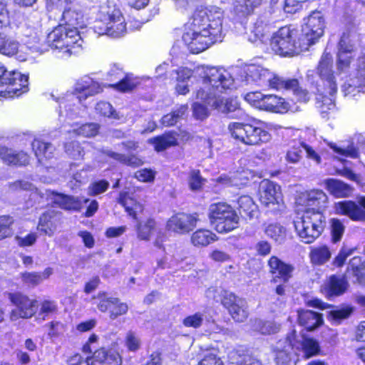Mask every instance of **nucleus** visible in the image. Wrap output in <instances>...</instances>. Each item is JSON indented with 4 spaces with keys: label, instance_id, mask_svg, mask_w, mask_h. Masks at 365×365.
Instances as JSON below:
<instances>
[{
    "label": "nucleus",
    "instance_id": "obj_1",
    "mask_svg": "<svg viewBox=\"0 0 365 365\" xmlns=\"http://www.w3.org/2000/svg\"><path fill=\"white\" fill-rule=\"evenodd\" d=\"M223 11L215 6L198 8L193 14L192 32L182 35V41L192 53H198L222 38Z\"/></svg>",
    "mask_w": 365,
    "mask_h": 365
},
{
    "label": "nucleus",
    "instance_id": "obj_2",
    "mask_svg": "<svg viewBox=\"0 0 365 365\" xmlns=\"http://www.w3.org/2000/svg\"><path fill=\"white\" fill-rule=\"evenodd\" d=\"M61 21L48 34L47 41L52 48L58 51V57L68 58L81 49L83 40L78 29L84 25L83 16L80 11L69 6L63 11Z\"/></svg>",
    "mask_w": 365,
    "mask_h": 365
},
{
    "label": "nucleus",
    "instance_id": "obj_3",
    "mask_svg": "<svg viewBox=\"0 0 365 365\" xmlns=\"http://www.w3.org/2000/svg\"><path fill=\"white\" fill-rule=\"evenodd\" d=\"M307 83L312 93L317 96V107L322 113H327L335 107V94L338 83L333 71V58L326 51L322 53L315 70H309Z\"/></svg>",
    "mask_w": 365,
    "mask_h": 365
},
{
    "label": "nucleus",
    "instance_id": "obj_4",
    "mask_svg": "<svg viewBox=\"0 0 365 365\" xmlns=\"http://www.w3.org/2000/svg\"><path fill=\"white\" fill-rule=\"evenodd\" d=\"M176 74V81L187 83L191 78H195L201 85L198 90L202 88H219L217 82L220 81L221 88H227L232 83L231 74L222 68L201 66L191 70L182 67L173 71Z\"/></svg>",
    "mask_w": 365,
    "mask_h": 365
},
{
    "label": "nucleus",
    "instance_id": "obj_5",
    "mask_svg": "<svg viewBox=\"0 0 365 365\" xmlns=\"http://www.w3.org/2000/svg\"><path fill=\"white\" fill-rule=\"evenodd\" d=\"M294 225L300 240L305 244H311L323 233L327 226L326 217L322 211L306 210L294 221Z\"/></svg>",
    "mask_w": 365,
    "mask_h": 365
},
{
    "label": "nucleus",
    "instance_id": "obj_6",
    "mask_svg": "<svg viewBox=\"0 0 365 365\" xmlns=\"http://www.w3.org/2000/svg\"><path fill=\"white\" fill-rule=\"evenodd\" d=\"M228 130L235 140L248 145H257L270 140V134L257 123L233 122L229 124Z\"/></svg>",
    "mask_w": 365,
    "mask_h": 365
},
{
    "label": "nucleus",
    "instance_id": "obj_7",
    "mask_svg": "<svg viewBox=\"0 0 365 365\" xmlns=\"http://www.w3.org/2000/svg\"><path fill=\"white\" fill-rule=\"evenodd\" d=\"M209 218L211 224L220 233L229 232L239 225L237 214L226 203L212 204L209 208Z\"/></svg>",
    "mask_w": 365,
    "mask_h": 365
},
{
    "label": "nucleus",
    "instance_id": "obj_8",
    "mask_svg": "<svg viewBox=\"0 0 365 365\" xmlns=\"http://www.w3.org/2000/svg\"><path fill=\"white\" fill-rule=\"evenodd\" d=\"M98 18L106 24L105 34L113 38H118L126 32L124 19L120 11L109 2L101 5Z\"/></svg>",
    "mask_w": 365,
    "mask_h": 365
},
{
    "label": "nucleus",
    "instance_id": "obj_9",
    "mask_svg": "<svg viewBox=\"0 0 365 365\" xmlns=\"http://www.w3.org/2000/svg\"><path fill=\"white\" fill-rule=\"evenodd\" d=\"M259 200L267 211L274 215L282 212L284 204L280 187L269 180H263L259 185Z\"/></svg>",
    "mask_w": 365,
    "mask_h": 365
},
{
    "label": "nucleus",
    "instance_id": "obj_10",
    "mask_svg": "<svg viewBox=\"0 0 365 365\" xmlns=\"http://www.w3.org/2000/svg\"><path fill=\"white\" fill-rule=\"evenodd\" d=\"M245 73L247 83H254L260 86H268L277 90H279L284 85L283 77L259 65L248 66Z\"/></svg>",
    "mask_w": 365,
    "mask_h": 365
},
{
    "label": "nucleus",
    "instance_id": "obj_11",
    "mask_svg": "<svg viewBox=\"0 0 365 365\" xmlns=\"http://www.w3.org/2000/svg\"><path fill=\"white\" fill-rule=\"evenodd\" d=\"M270 46L272 49L281 56L297 55L294 38V30L289 27L280 28L271 38Z\"/></svg>",
    "mask_w": 365,
    "mask_h": 365
},
{
    "label": "nucleus",
    "instance_id": "obj_12",
    "mask_svg": "<svg viewBox=\"0 0 365 365\" xmlns=\"http://www.w3.org/2000/svg\"><path fill=\"white\" fill-rule=\"evenodd\" d=\"M232 83L227 88H221L220 81L217 82L219 88H212L210 84V88H202L196 92V98L204 101L207 105L212 108L217 109L218 111L226 113H227V98L220 96V94L227 89L232 88L234 86V78L232 77Z\"/></svg>",
    "mask_w": 365,
    "mask_h": 365
},
{
    "label": "nucleus",
    "instance_id": "obj_13",
    "mask_svg": "<svg viewBox=\"0 0 365 365\" xmlns=\"http://www.w3.org/2000/svg\"><path fill=\"white\" fill-rule=\"evenodd\" d=\"M9 300L16 307L11 312L10 318L16 321L19 318H30L36 312L37 301L30 299L27 296L20 293H8Z\"/></svg>",
    "mask_w": 365,
    "mask_h": 365
},
{
    "label": "nucleus",
    "instance_id": "obj_14",
    "mask_svg": "<svg viewBox=\"0 0 365 365\" xmlns=\"http://www.w3.org/2000/svg\"><path fill=\"white\" fill-rule=\"evenodd\" d=\"M336 214L346 215L353 221H365V196L359 197L356 201L344 200L335 203Z\"/></svg>",
    "mask_w": 365,
    "mask_h": 365
},
{
    "label": "nucleus",
    "instance_id": "obj_15",
    "mask_svg": "<svg viewBox=\"0 0 365 365\" xmlns=\"http://www.w3.org/2000/svg\"><path fill=\"white\" fill-rule=\"evenodd\" d=\"M9 86V91L17 95L24 93L28 89L29 77L16 71H7L0 63V86Z\"/></svg>",
    "mask_w": 365,
    "mask_h": 365
},
{
    "label": "nucleus",
    "instance_id": "obj_16",
    "mask_svg": "<svg viewBox=\"0 0 365 365\" xmlns=\"http://www.w3.org/2000/svg\"><path fill=\"white\" fill-rule=\"evenodd\" d=\"M304 153L307 158L313 160L317 163H320L321 157L319 155L311 146L304 142L296 143L287 149L284 156L285 161L288 164H299L303 160Z\"/></svg>",
    "mask_w": 365,
    "mask_h": 365
},
{
    "label": "nucleus",
    "instance_id": "obj_17",
    "mask_svg": "<svg viewBox=\"0 0 365 365\" xmlns=\"http://www.w3.org/2000/svg\"><path fill=\"white\" fill-rule=\"evenodd\" d=\"M222 304L229 310L235 321L242 322L248 317L246 300L237 297L233 293H226L222 299Z\"/></svg>",
    "mask_w": 365,
    "mask_h": 365
},
{
    "label": "nucleus",
    "instance_id": "obj_18",
    "mask_svg": "<svg viewBox=\"0 0 365 365\" xmlns=\"http://www.w3.org/2000/svg\"><path fill=\"white\" fill-rule=\"evenodd\" d=\"M199 220L198 215L196 213L193 215L178 213L168 220L167 226L170 230L185 234L192 230Z\"/></svg>",
    "mask_w": 365,
    "mask_h": 365
},
{
    "label": "nucleus",
    "instance_id": "obj_19",
    "mask_svg": "<svg viewBox=\"0 0 365 365\" xmlns=\"http://www.w3.org/2000/svg\"><path fill=\"white\" fill-rule=\"evenodd\" d=\"M46 195L55 205L66 210L80 211L83 204L89 201L88 199L81 200L79 197L57 193L51 190H46Z\"/></svg>",
    "mask_w": 365,
    "mask_h": 365
},
{
    "label": "nucleus",
    "instance_id": "obj_20",
    "mask_svg": "<svg viewBox=\"0 0 365 365\" xmlns=\"http://www.w3.org/2000/svg\"><path fill=\"white\" fill-rule=\"evenodd\" d=\"M108 76L109 81H117L115 83L112 84L111 86L123 92L132 91L139 83L136 78L128 75L125 76L122 70L115 65L108 72Z\"/></svg>",
    "mask_w": 365,
    "mask_h": 365
},
{
    "label": "nucleus",
    "instance_id": "obj_21",
    "mask_svg": "<svg viewBox=\"0 0 365 365\" xmlns=\"http://www.w3.org/2000/svg\"><path fill=\"white\" fill-rule=\"evenodd\" d=\"M102 91L99 83L94 81L91 78L85 76L79 79L75 85V91L76 94H73L70 97L76 98L81 103L86 100L88 96H94Z\"/></svg>",
    "mask_w": 365,
    "mask_h": 365
},
{
    "label": "nucleus",
    "instance_id": "obj_22",
    "mask_svg": "<svg viewBox=\"0 0 365 365\" xmlns=\"http://www.w3.org/2000/svg\"><path fill=\"white\" fill-rule=\"evenodd\" d=\"M302 27L306 32H309L315 36L321 38L325 28L324 15L322 11L315 10L303 19Z\"/></svg>",
    "mask_w": 365,
    "mask_h": 365
},
{
    "label": "nucleus",
    "instance_id": "obj_23",
    "mask_svg": "<svg viewBox=\"0 0 365 365\" xmlns=\"http://www.w3.org/2000/svg\"><path fill=\"white\" fill-rule=\"evenodd\" d=\"M0 160L7 165L22 166L29 164V157L23 152H17L12 148L0 146Z\"/></svg>",
    "mask_w": 365,
    "mask_h": 365
},
{
    "label": "nucleus",
    "instance_id": "obj_24",
    "mask_svg": "<svg viewBox=\"0 0 365 365\" xmlns=\"http://www.w3.org/2000/svg\"><path fill=\"white\" fill-rule=\"evenodd\" d=\"M272 31L271 26L261 20H258L253 25L248 34V40L252 43L260 42L262 43L270 41Z\"/></svg>",
    "mask_w": 365,
    "mask_h": 365
},
{
    "label": "nucleus",
    "instance_id": "obj_25",
    "mask_svg": "<svg viewBox=\"0 0 365 365\" xmlns=\"http://www.w3.org/2000/svg\"><path fill=\"white\" fill-rule=\"evenodd\" d=\"M268 266L269 267V272L273 274H277V277L282 279L284 282H287L292 277L294 267L284 263L277 257H271L268 260Z\"/></svg>",
    "mask_w": 365,
    "mask_h": 365
},
{
    "label": "nucleus",
    "instance_id": "obj_26",
    "mask_svg": "<svg viewBox=\"0 0 365 365\" xmlns=\"http://www.w3.org/2000/svg\"><path fill=\"white\" fill-rule=\"evenodd\" d=\"M298 322L307 330L312 331L323 324L322 315L311 310L298 311Z\"/></svg>",
    "mask_w": 365,
    "mask_h": 365
},
{
    "label": "nucleus",
    "instance_id": "obj_27",
    "mask_svg": "<svg viewBox=\"0 0 365 365\" xmlns=\"http://www.w3.org/2000/svg\"><path fill=\"white\" fill-rule=\"evenodd\" d=\"M120 363L121 359L118 354L101 349L93 353L91 365H120Z\"/></svg>",
    "mask_w": 365,
    "mask_h": 365
},
{
    "label": "nucleus",
    "instance_id": "obj_28",
    "mask_svg": "<svg viewBox=\"0 0 365 365\" xmlns=\"http://www.w3.org/2000/svg\"><path fill=\"white\" fill-rule=\"evenodd\" d=\"M326 188L336 197H348L353 192V187L339 180L329 178L324 182Z\"/></svg>",
    "mask_w": 365,
    "mask_h": 365
},
{
    "label": "nucleus",
    "instance_id": "obj_29",
    "mask_svg": "<svg viewBox=\"0 0 365 365\" xmlns=\"http://www.w3.org/2000/svg\"><path fill=\"white\" fill-rule=\"evenodd\" d=\"M294 38L297 55L302 51H307L309 48L314 44L319 37L312 35L309 32H306L305 29L302 26L300 31L294 30Z\"/></svg>",
    "mask_w": 365,
    "mask_h": 365
},
{
    "label": "nucleus",
    "instance_id": "obj_30",
    "mask_svg": "<svg viewBox=\"0 0 365 365\" xmlns=\"http://www.w3.org/2000/svg\"><path fill=\"white\" fill-rule=\"evenodd\" d=\"M238 210L245 219L252 220L258 216L257 205L255 203L251 197L243 195L238 198Z\"/></svg>",
    "mask_w": 365,
    "mask_h": 365
},
{
    "label": "nucleus",
    "instance_id": "obj_31",
    "mask_svg": "<svg viewBox=\"0 0 365 365\" xmlns=\"http://www.w3.org/2000/svg\"><path fill=\"white\" fill-rule=\"evenodd\" d=\"M307 206L312 207L311 210L321 211L327 207V195L321 190H312L307 192L306 195Z\"/></svg>",
    "mask_w": 365,
    "mask_h": 365
},
{
    "label": "nucleus",
    "instance_id": "obj_32",
    "mask_svg": "<svg viewBox=\"0 0 365 365\" xmlns=\"http://www.w3.org/2000/svg\"><path fill=\"white\" fill-rule=\"evenodd\" d=\"M100 152L116 161L133 168L139 167L143 163V160L135 155H126L108 149H101Z\"/></svg>",
    "mask_w": 365,
    "mask_h": 365
},
{
    "label": "nucleus",
    "instance_id": "obj_33",
    "mask_svg": "<svg viewBox=\"0 0 365 365\" xmlns=\"http://www.w3.org/2000/svg\"><path fill=\"white\" fill-rule=\"evenodd\" d=\"M348 282L344 277L332 275L329 282L325 284L327 293L329 296L340 295L347 289Z\"/></svg>",
    "mask_w": 365,
    "mask_h": 365
},
{
    "label": "nucleus",
    "instance_id": "obj_34",
    "mask_svg": "<svg viewBox=\"0 0 365 365\" xmlns=\"http://www.w3.org/2000/svg\"><path fill=\"white\" fill-rule=\"evenodd\" d=\"M287 103L284 99L276 95H264L260 108L273 112H282L287 109Z\"/></svg>",
    "mask_w": 365,
    "mask_h": 365
},
{
    "label": "nucleus",
    "instance_id": "obj_35",
    "mask_svg": "<svg viewBox=\"0 0 365 365\" xmlns=\"http://www.w3.org/2000/svg\"><path fill=\"white\" fill-rule=\"evenodd\" d=\"M4 26H0V53L9 56L17 53L19 43L11 37L6 35L3 31Z\"/></svg>",
    "mask_w": 365,
    "mask_h": 365
},
{
    "label": "nucleus",
    "instance_id": "obj_36",
    "mask_svg": "<svg viewBox=\"0 0 365 365\" xmlns=\"http://www.w3.org/2000/svg\"><path fill=\"white\" fill-rule=\"evenodd\" d=\"M283 85L280 89L292 90L293 93L297 98V100L302 102H307L310 98L309 92L306 89L299 86L298 80L296 78H283Z\"/></svg>",
    "mask_w": 365,
    "mask_h": 365
},
{
    "label": "nucleus",
    "instance_id": "obj_37",
    "mask_svg": "<svg viewBox=\"0 0 365 365\" xmlns=\"http://www.w3.org/2000/svg\"><path fill=\"white\" fill-rule=\"evenodd\" d=\"M296 331L293 330L284 339H280L276 344V351L278 352L277 359L284 357V361L289 360V354L292 350L295 340Z\"/></svg>",
    "mask_w": 365,
    "mask_h": 365
},
{
    "label": "nucleus",
    "instance_id": "obj_38",
    "mask_svg": "<svg viewBox=\"0 0 365 365\" xmlns=\"http://www.w3.org/2000/svg\"><path fill=\"white\" fill-rule=\"evenodd\" d=\"M327 144L339 156L351 158H357L359 156V148L354 145L353 142L350 143H342L339 145L331 142Z\"/></svg>",
    "mask_w": 365,
    "mask_h": 365
},
{
    "label": "nucleus",
    "instance_id": "obj_39",
    "mask_svg": "<svg viewBox=\"0 0 365 365\" xmlns=\"http://www.w3.org/2000/svg\"><path fill=\"white\" fill-rule=\"evenodd\" d=\"M150 142L154 145L155 150L160 152L176 145L178 139L174 133L170 132L151 139Z\"/></svg>",
    "mask_w": 365,
    "mask_h": 365
},
{
    "label": "nucleus",
    "instance_id": "obj_40",
    "mask_svg": "<svg viewBox=\"0 0 365 365\" xmlns=\"http://www.w3.org/2000/svg\"><path fill=\"white\" fill-rule=\"evenodd\" d=\"M216 240V235L211 231L199 229L191 236V242L196 247H205Z\"/></svg>",
    "mask_w": 365,
    "mask_h": 365
},
{
    "label": "nucleus",
    "instance_id": "obj_41",
    "mask_svg": "<svg viewBox=\"0 0 365 365\" xmlns=\"http://www.w3.org/2000/svg\"><path fill=\"white\" fill-rule=\"evenodd\" d=\"M252 327L254 331L262 334H272L279 331L280 326L272 321H263L260 319L252 320Z\"/></svg>",
    "mask_w": 365,
    "mask_h": 365
},
{
    "label": "nucleus",
    "instance_id": "obj_42",
    "mask_svg": "<svg viewBox=\"0 0 365 365\" xmlns=\"http://www.w3.org/2000/svg\"><path fill=\"white\" fill-rule=\"evenodd\" d=\"M328 224L331 242L333 243H336L341 241L346 228L344 222L336 217H331L329 220Z\"/></svg>",
    "mask_w": 365,
    "mask_h": 365
},
{
    "label": "nucleus",
    "instance_id": "obj_43",
    "mask_svg": "<svg viewBox=\"0 0 365 365\" xmlns=\"http://www.w3.org/2000/svg\"><path fill=\"white\" fill-rule=\"evenodd\" d=\"M31 145L32 149L39 161L41 160L42 158H45L46 159L52 158L54 148L51 143H44L35 139L32 142Z\"/></svg>",
    "mask_w": 365,
    "mask_h": 365
},
{
    "label": "nucleus",
    "instance_id": "obj_44",
    "mask_svg": "<svg viewBox=\"0 0 365 365\" xmlns=\"http://www.w3.org/2000/svg\"><path fill=\"white\" fill-rule=\"evenodd\" d=\"M156 230V222L149 218L138 223L136 230L138 237L142 240H149L151 234Z\"/></svg>",
    "mask_w": 365,
    "mask_h": 365
},
{
    "label": "nucleus",
    "instance_id": "obj_45",
    "mask_svg": "<svg viewBox=\"0 0 365 365\" xmlns=\"http://www.w3.org/2000/svg\"><path fill=\"white\" fill-rule=\"evenodd\" d=\"M309 255L313 264L321 265L330 259L331 254L328 247L324 245L313 248Z\"/></svg>",
    "mask_w": 365,
    "mask_h": 365
},
{
    "label": "nucleus",
    "instance_id": "obj_46",
    "mask_svg": "<svg viewBox=\"0 0 365 365\" xmlns=\"http://www.w3.org/2000/svg\"><path fill=\"white\" fill-rule=\"evenodd\" d=\"M259 4V0H235V12L240 16H245L250 14Z\"/></svg>",
    "mask_w": 365,
    "mask_h": 365
},
{
    "label": "nucleus",
    "instance_id": "obj_47",
    "mask_svg": "<svg viewBox=\"0 0 365 365\" xmlns=\"http://www.w3.org/2000/svg\"><path fill=\"white\" fill-rule=\"evenodd\" d=\"M265 234L276 242L282 244L286 239V229L279 224H270L265 229Z\"/></svg>",
    "mask_w": 365,
    "mask_h": 365
},
{
    "label": "nucleus",
    "instance_id": "obj_48",
    "mask_svg": "<svg viewBox=\"0 0 365 365\" xmlns=\"http://www.w3.org/2000/svg\"><path fill=\"white\" fill-rule=\"evenodd\" d=\"M303 354L309 359L319 354L321 349L319 342L312 338H304L302 343Z\"/></svg>",
    "mask_w": 365,
    "mask_h": 365
},
{
    "label": "nucleus",
    "instance_id": "obj_49",
    "mask_svg": "<svg viewBox=\"0 0 365 365\" xmlns=\"http://www.w3.org/2000/svg\"><path fill=\"white\" fill-rule=\"evenodd\" d=\"M365 87V78L356 77L349 82L344 84L343 91L345 96L351 95L354 96L356 93H360Z\"/></svg>",
    "mask_w": 365,
    "mask_h": 365
},
{
    "label": "nucleus",
    "instance_id": "obj_50",
    "mask_svg": "<svg viewBox=\"0 0 365 365\" xmlns=\"http://www.w3.org/2000/svg\"><path fill=\"white\" fill-rule=\"evenodd\" d=\"M64 149L66 154L74 160H78L83 157L84 150L79 142L73 140L66 143Z\"/></svg>",
    "mask_w": 365,
    "mask_h": 365
},
{
    "label": "nucleus",
    "instance_id": "obj_51",
    "mask_svg": "<svg viewBox=\"0 0 365 365\" xmlns=\"http://www.w3.org/2000/svg\"><path fill=\"white\" fill-rule=\"evenodd\" d=\"M52 217L51 212H45L40 216L38 225V230L48 236H51L53 233L51 222Z\"/></svg>",
    "mask_w": 365,
    "mask_h": 365
},
{
    "label": "nucleus",
    "instance_id": "obj_52",
    "mask_svg": "<svg viewBox=\"0 0 365 365\" xmlns=\"http://www.w3.org/2000/svg\"><path fill=\"white\" fill-rule=\"evenodd\" d=\"M189 187L192 191L200 190L205 182L199 170H191L188 176Z\"/></svg>",
    "mask_w": 365,
    "mask_h": 365
},
{
    "label": "nucleus",
    "instance_id": "obj_53",
    "mask_svg": "<svg viewBox=\"0 0 365 365\" xmlns=\"http://www.w3.org/2000/svg\"><path fill=\"white\" fill-rule=\"evenodd\" d=\"M14 223V219L9 215L0 216V240L11 236L13 230L11 226Z\"/></svg>",
    "mask_w": 365,
    "mask_h": 365
},
{
    "label": "nucleus",
    "instance_id": "obj_54",
    "mask_svg": "<svg viewBox=\"0 0 365 365\" xmlns=\"http://www.w3.org/2000/svg\"><path fill=\"white\" fill-rule=\"evenodd\" d=\"M97 298L99 302L97 304L98 309L103 312L110 310L114 304L118 302V298L108 297L106 292H100L98 294Z\"/></svg>",
    "mask_w": 365,
    "mask_h": 365
},
{
    "label": "nucleus",
    "instance_id": "obj_55",
    "mask_svg": "<svg viewBox=\"0 0 365 365\" xmlns=\"http://www.w3.org/2000/svg\"><path fill=\"white\" fill-rule=\"evenodd\" d=\"M352 53L338 51L336 66L337 69L344 72L349 68L352 59Z\"/></svg>",
    "mask_w": 365,
    "mask_h": 365
},
{
    "label": "nucleus",
    "instance_id": "obj_56",
    "mask_svg": "<svg viewBox=\"0 0 365 365\" xmlns=\"http://www.w3.org/2000/svg\"><path fill=\"white\" fill-rule=\"evenodd\" d=\"M99 127V125L97 123H86L76 129L75 131L78 135L91 138L98 134Z\"/></svg>",
    "mask_w": 365,
    "mask_h": 365
},
{
    "label": "nucleus",
    "instance_id": "obj_57",
    "mask_svg": "<svg viewBox=\"0 0 365 365\" xmlns=\"http://www.w3.org/2000/svg\"><path fill=\"white\" fill-rule=\"evenodd\" d=\"M352 312L350 307H344L330 311L329 317L336 324H339L343 319H347Z\"/></svg>",
    "mask_w": 365,
    "mask_h": 365
},
{
    "label": "nucleus",
    "instance_id": "obj_58",
    "mask_svg": "<svg viewBox=\"0 0 365 365\" xmlns=\"http://www.w3.org/2000/svg\"><path fill=\"white\" fill-rule=\"evenodd\" d=\"M349 268H350L354 276L359 279L364 273L365 269L364 262H362L361 257H354L350 259L349 263Z\"/></svg>",
    "mask_w": 365,
    "mask_h": 365
},
{
    "label": "nucleus",
    "instance_id": "obj_59",
    "mask_svg": "<svg viewBox=\"0 0 365 365\" xmlns=\"http://www.w3.org/2000/svg\"><path fill=\"white\" fill-rule=\"evenodd\" d=\"M350 33H344L338 43V51L353 53L354 44L352 42Z\"/></svg>",
    "mask_w": 365,
    "mask_h": 365
},
{
    "label": "nucleus",
    "instance_id": "obj_60",
    "mask_svg": "<svg viewBox=\"0 0 365 365\" xmlns=\"http://www.w3.org/2000/svg\"><path fill=\"white\" fill-rule=\"evenodd\" d=\"M22 282L30 287H36L41 283L40 272H24L21 274Z\"/></svg>",
    "mask_w": 365,
    "mask_h": 365
},
{
    "label": "nucleus",
    "instance_id": "obj_61",
    "mask_svg": "<svg viewBox=\"0 0 365 365\" xmlns=\"http://www.w3.org/2000/svg\"><path fill=\"white\" fill-rule=\"evenodd\" d=\"M203 320V314L197 312L185 317L182 321V324L186 327L197 329L202 325Z\"/></svg>",
    "mask_w": 365,
    "mask_h": 365
},
{
    "label": "nucleus",
    "instance_id": "obj_62",
    "mask_svg": "<svg viewBox=\"0 0 365 365\" xmlns=\"http://www.w3.org/2000/svg\"><path fill=\"white\" fill-rule=\"evenodd\" d=\"M125 344L130 351H138L141 346L140 338L133 331H128L125 338Z\"/></svg>",
    "mask_w": 365,
    "mask_h": 365
},
{
    "label": "nucleus",
    "instance_id": "obj_63",
    "mask_svg": "<svg viewBox=\"0 0 365 365\" xmlns=\"http://www.w3.org/2000/svg\"><path fill=\"white\" fill-rule=\"evenodd\" d=\"M109 187V182L106 180H101L93 182L88 187L89 194L97 195L107 190Z\"/></svg>",
    "mask_w": 365,
    "mask_h": 365
},
{
    "label": "nucleus",
    "instance_id": "obj_64",
    "mask_svg": "<svg viewBox=\"0 0 365 365\" xmlns=\"http://www.w3.org/2000/svg\"><path fill=\"white\" fill-rule=\"evenodd\" d=\"M96 111L97 113L105 117H115V110L113 109L111 104L108 102L101 101L98 103L96 106Z\"/></svg>",
    "mask_w": 365,
    "mask_h": 365
}]
</instances>
